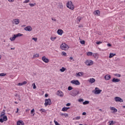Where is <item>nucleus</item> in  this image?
I'll use <instances>...</instances> for the list:
<instances>
[{
    "label": "nucleus",
    "mask_w": 125,
    "mask_h": 125,
    "mask_svg": "<svg viewBox=\"0 0 125 125\" xmlns=\"http://www.w3.org/2000/svg\"><path fill=\"white\" fill-rule=\"evenodd\" d=\"M85 64H86L87 66H90V65L93 64V62L92 61L87 60L86 62H85Z\"/></svg>",
    "instance_id": "9"
},
{
    "label": "nucleus",
    "mask_w": 125,
    "mask_h": 125,
    "mask_svg": "<svg viewBox=\"0 0 125 125\" xmlns=\"http://www.w3.org/2000/svg\"><path fill=\"white\" fill-rule=\"evenodd\" d=\"M63 112H66L67 111V107H63L62 109Z\"/></svg>",
    "instance_id": "34"
},
{
    "label": "nucleus",
    "mask_w": 125,
    "mask_h": 125,
    "mask_svg": "<svg viewBox=\"0 0 125 125\" xmlns=\"http://www.w3.org/2000/svg\"><path fill=\"white\" fill-rule=\"evenodd\" d=\"M104 79L106 81H110L111 80V75L107 74L104 76Z\"/></svg>",
    "instance_id": "14"
},
{
    "label": "nucleus",
    "mask_w": 125,
    "mask_h": 125,
    "mask_svg": "<svg viewBox=\"0 0 125 125\" xmlns=\"http://www.w3.org/2000/svg\"><path fill=\"white\" fill-rule=\"evenodd\" d=\"M32 86H33V89H36V88H37V86H36L35 83H32Z\"/></svg>",
    "instance_id": "30"
},
{
    "label": "nucleus",
    "mask_w": 125,
    "mask_h": 125,
    "mask_svg": "<svg viewBox=\"0 0 125 125\" xmlns=\"http://www.w3.org/2000/svg\"><path fill=\"white\" fill-rule=\"evenodd\" d=\"M83 25H82V24H80V25H79V28H83Z\"/></svg>",
    "instance_id": "57"
},
{
    "label": "nucleus",
    "mask_w": 125,
    "mask_h": 125,
    "mask_svg": "<svg viewBox=\"0 0 125 125\" xmlns=\"http://www.w3.org/2000/svg\"><path fill=\"white\" fill-rule=\"evenodd\" d=\"M102 91V90H100L99 88L96 87L95 90H93L92 92L94 93V94H100L101 93V92Z\"/></svg>",
    "instance_id": "5"
},
{
    "label": "nucleus",
    "mask_w": 125,
    "mask_h": 125,
    "mask_svg": "<svg viewBox=\"0 0 125 125\" xmlns=\"http://www.w3.org/2000/svg\"><path fill=\"white\" fill-rule=\"evenodd\" d=\"M62 56H67V53L63 51L62 52Z\"/></svg>",
    "instance_id": "31"
},
{
    "label": "nucleus",
    "mask_w": 125,
    "mask_h": 125,
    "mask_svg": "<svg viewBox=\"0 0 125 125\" xmlns=\"http://www.w3.org/2000/svg\"><path fill=\"white\" fill-rule=\"evenodd\" d=\"M114 100L116 102H124V100L119 97H115Z\"/></svg>",
    "instance_id": "8"
},
{
    "label": "nucleus",
    "mask_w": 125,
    "mask_h": 125,
    "mask_svg": "<svg viewBox=\"0 0 125 125\" xmlns=\"http://www.w3.org/2000/svg\"><path fill=\"white\" fill-rule=\"evenodd\" d=\"M71 105V104L70 103H67L66 104V106H70Z\"/></svg>",
    "instance_id": "56"
},
{
    "label": "nucleus",
    "mask_w": 125,
    "mask_h": 125,
    "mask_svg": "<svg viewBox=\"0 0 125 125\" xmlns=\"http://www.w3.org/2000/svg\"><path fill=\"white\" fill-rule=\"evenodd\" d=\"M115 76H116V77H118V78H121V74H115Z\"/></svg>",
    "instance_id": "45"
},
{
    "label": "nucleus",
    "mask_w": 125,
    "mask_h": 125,
    "mask_svg": "<svg viewBox=\"0 0 125 125\" xmlns=\"http://www.w3.org/2000/svg\"><path fill=\"white\" fill-rule=\"evenodd\" d=\"M48 105H51V100H50V99L45 100V106L46 107L47 106H48Z\"/></svg>",
    "instance_id": "6"
},
{
    "label": "nucleus",
    "mask_w": 125,
    "mask_h": 125,
    "mask_svg": "<svg viewBox=\"0 0 125 125\" xmlns=\"http://www.w3.org/2000/svg\"><path fill=\"white\" fill-rule=\"evenodd\" d=\"M79 102H83V99H80L79 100Z\"/></svg>",
    "instance_id": "47"
},
{
    "label": "nucleus",
    "mask_w": 125,
    "mask_h": 125,
    "mask_svg": "<svg viewBox=\"0 0 125 125\" xmlns=\"http://www.w3.org/2000/svg\"><path fill=\"white\" fill-rule=\"evenodd\" d=\"M32 40L34 41V42H37L38 41V38H32Z\"/></svg>",
    "instance_id": "44"
},
{
    "label": "nucleus",
    "mask_w": 125,
    "mask_h": 125,
    "mask_svg": "<svg viewBox=\"0 0 125 125\" xmlns=\"http://www.w3.org/2000/svg\"><path fill=\"white\" fill-rule=\"evenodd\" d=\"M51 19L53 21H54V22H56V21H57L56 19H55L53 18H52Z\"/></svg>",
    "instance_id": "51"
},
{
    "label": "nucleus",
    "mask_w": 125,
    "mask_h": 125,
    "mask_svg": "<svg viewBox=\"0 0 125 125\" xmlns=\"http://www.w3.org/2000/svg\"><path fill=\"white\" fill-rule=\"evenodd\" d=\"M54 123H55V125H60L58 122L55 120L54 121Z\"/></svg>",
    "instance_id": "40"
},
{
    "label": "nucleus",
    "mask_w": 125,
    "mask_h": 125,
    "mask_svg": "<svg viewBox=\"0 0 125 125\" xmlns=\"http://www.w3.org/2000/svg\"><path fill=\"white\" fill-rule=\"evenodd\" d=\"M88 82H89V83H93L95 82V79H94V78H90L88 80Z\"/></svg>",
    "instance_id": "19"
},
{
    "label": "nucleus",
    "mask_w": 125,
    "mask_h": 125,
    "mask_svg": "<svg viewBox=\"0 0 125 125\" xmlns=\"http://www.w3.org/2000/svg\"><path fill=\"white\" fill-rule=\"evenodd\" d=\"M120 80L119 79H116V78H113V79L111 80L112 83H119V82H120Z\"/></svg>",
    "instance_id": "15"
},
{
    "label": "nucleus",
    "mask_w": 125,
    "mask_h": 125,
    "mask_svg": "<svg viewBox=\"0 0 125 125\" xmlns=\"http://www.w3.org/2000/svg\"><path fill=\"white\" fill-rule=\"evenodd\" d=\"M82 115H83V116H85V115H86V112H83V113H82Z\"/></svg>",
    "instance_id": "54"
},
{
    "label": "nucleus",
    "mask_w": 125,
    "mask_h": 125,
    "mask_svg": "<svg viewBox=\"0 0 125 125\" xmlns=\"http://www.w3.org/2000/svg\"><path fill=\"white\" fill-rule=\"evenodd\" d=\"M57 95L60 96L61 97H63L64 94L61 91H58L57 92Z\"/></svg>",
    "instance_id": "13"
},
{
    "label": "nucleus",
    "mask_w": 125,
    "mask_h": 125,
    "mask_svg": "<svg viewBox=\"0 0 125 125\" xmlns=\"http://www.w3.org/2000/svg\"><path fill=\"white\" fill-rule=\"evenodd\" d=\"M109 125H114V121H109Z\"/></svg>",
    "instance_id": "32"
},
{
    "label": "nucleus",
    "mask_w": 125,
    "mask_h": 125,
    "mask_svg": "<svg viewBox=\"0 0 125 125\" xmlns=\"http://www.w3.org/2000/svg\"><path fill=\"white\" fill-rule=\"evenodd\" d=\"M42 60L45 63H48L49 62V60H48V59L46 58L45 57V56H43V57H42Z\"/></svg>",
    "instance_id": "11"
},
{
    "label": "nucleus",
    "mask_w": 125,
    "mask_h": 125,
    "mask_svg": "<svg viewBox=\"0 0 125 125\" xmlns=\"http://www.w3.org/2000/svg\"><path fill=\"white\" fill-rule=\"evenodd\" d=\"M110 110H111L112 111H113L112 112L113 113H117V112H118V109L115 108V107H110Z\"/></svg>",
    "instance_id": "16"
},
{
    "label": "nucleus",
    "mask_w": 125,
    "mask_h": 125,
    "mask_svg": "<svg viewBox=\"0 0 125 125\" xmlns=\"http://www.w3.org/2000/svg\"><path fill=\"white\" fill-rule=\"evenodd\" d=\"M22 83V85H24V84H26L27 83V82L26 81H24Z\"/></svg>",
    "instance_id": "52"
},
{
    "label": "nucleus",
    "mask_w": 125,
    "mask_h": 125,
    "mask_svg": "<svg viewBox=\"0 0 125 125\" xmlns=\"http://www.w3.org/2000/svg\"><path fill=\"white\" fill-rule=\"evenodd\" d=\"M47 96H48V94H45V97H47Z\"/></svg>",
    "instance_id": "61"
},
{
    "label": "nucleus",
    "mask_w": 125,
    "mask_h": 125,
    "mask_svg": "<svg viewBox=\"0 0 125 125\" xmlns=\"http://www.w3.org/2000/svg\"><path fill=\"white\" fill-rule=\"evenodd\" d=\"M9 2H13L14 1V0H8Z\"/></svg>",
    "instance_id": "55"
},
{
    "label": "nucleus",
    "mask_w": 125,
    "mask_h": 125,
    "mask_svg": "<svg viewBox=\"0 0 125 125\" xmlns=\"http://www.w3.org/2000/svg\"><path fill=\"white\" fill-rule=\"evenodd\" d=\"M78 94H80V91L76 90H73L70 92V95L72 96H77Z\"/></svg>",
    "instance_id": "4"
},
{
    "label": "nucleus",
    "mask_w": 125,
    "mask_h": 125,
    "mask_svg": "<svg viewBox=\"0 0 125 125\" xmlns=\"http://www.w3.org/2000/svg\"><path fill=\"white\" fill-rule=\"evenodd\" d=\"M80 43H81V44H84V43H85V41L83 40L81 41Z\"/></svg>",
    "instance_id": "38"
},
{
    "label": "nucleus",
    "mask_w": 125,
    "mask_h": 125,
    "mask_svg": "<svg viewBox=\"0 0 125 125\" xmlns=\"http://www.w3.org/2000/svg\"><path fill=\"white\" fill-rule=\"evenodd\" d=\"M35 112V109H33L32 110H31V114H33V113H34Z\"/></svg>",
    "instance_id": "50"
},
{
    "label": "nucleus",
    "mask_w": 125,
    "mask_h": 125,
    "mask_svg": "<svg viewBox=\"0 0 125 125\" xmlns=\"http://www.w3.org/2000/svg\"><path fill=\"white\" fill-rule=\"evenodd\" d=\"M6 74H4V73H0V77H4L5 76Z\"/></svg>",
    "instance_id": "42"
},
{
    "label": "nucleus",
    "mask_w": 125,
    "mask_h": 125,
    "mask_svg": "<svg viewBox=\"0 0 125 125\" xmlns=\"http://www.w3.org/2000/svg\"><path fill=\"white\" fill-rule=\"evenodd\" d=\"M4 115H5V110L3 109V112L0 113V118H2V117H3Z\"/></svg>",
    "instance_id": "21"
},
{
    "label": "nucleus",
    "mask_w": 125,
    "mask_h": 125,
    "mask_svg": "<svg viewBox=\"0 0 125 125\" xmlns=\"http://www.w3.org/2000/svg\"><path fill=\"white\" fill-rule=\"evenodd\" d=\"M97 44H101L102 43V42H96Z\"/></svg>",
    "instance_id": "48"
},
{
    "label": "nucleus",
    "mask_w": 125,
    "mask_h": 125,
    "mask_svg": "<svg viewBox=\"0 0 125 125\" xmlns=\"http://www.w3.org/2000/svg\"><path fill=\"white\" fill-rule=\"evenodd\" d=\"M11 49H12H12H15V47H14V48H11Z\"/></svg>",
    "instance_id": "63"
},
{
    "label": "nucleus",
    "mask_w": 125,
    "mask_h": 125,
    "mask_svg": "<svg viewBox=\"0 0 125 125\" xmlns=\"http://www.w3.org/2000/svg\"><path fill=\"white\" fill-rule=\"evenodd\" d=\"M40 55L39 54H36L33 56L34 58H36V57H39Z\"/></svg>",
    "instance_id": "36"
},
{
    "label": "nucleus",
    "mask_w": 125,
    "mask_h": 125,
    "mask_svg": "<svg viewBox=\"0 0 125 125\" xmlns=\"http://www.w3.org/2000/svg\"><path fill=\"white\" fill-rule=\"evenodd\" d=\"M18 85H19V86H21L23 85V83H19L18 84Z\"/></svg>",
    "instance_id": "49"
},
{
    "label": "nucleus",
    "mask_w": 125,
    "mask_h": 125,
    "mask_svg": "<svg viewBox=\"0 0 125 125\" xmlns=\"http://www.w3.org/2000/svg\"><path fill=\"white\" fill-rule=\"evenodd\" d=\"M60 71H61V72H65V71H66V68L62 67L60 69Z\"/></svg>",
    "instance_id": "27"
},
{
    "label": "nucleus",
    "mask_w": 125,
    "mask_h": 125,
    "mask_svg": "<svg viewBox=\"0 0 125 125\" xmlns=\"http://www.w3.org/2000/svg\"><path fill=\"white\" fill-rule=\"evenodd\" d=\"M24 30L25 31H28V32H31V31H32V28L31 26H27L24 28Z\"/></svg>",
    "instance_id": "10"
},
{
    "label": "nucleus",
    "mask_w": 125,
    "mask_h": 125,
    "mask_svg": "<svg viewBox=\"0 0 125 125\" xmlns=\"http://www.w3.org/2000/svg\"><path fill=\"white\" fill-rule=\"evenodd\" d=\"M107 46H112V44H110V43H108L107 44Z\"/></svg>",
    "instance_id": "58"
},
{
    "label": "nucleus",
    "mask_w": 125,
    "mask_h": 125,
    "mask_svg": "<svg viewBox=\"0 0 125 125\" xmlns=\"http://www.w3.org/2000/svg\"><path fill=\"white\" fill-rule=\"evenodd\" d=\"M2 120H3V122H5L7 121V117L6 116H4L3 117Z\"/></svg>",
    "instance_id": "26"
},
{
    "label": "nucleus",
    "mask_w": 125,
    "mask_h": 125,
    "mask_svg": "<svg viewBox=\"0 0 125 125\" xmlns=\"http://www.w3.org/2000/svg\"><path fill=\"white\" fill-rule=\"evenodd\" d=\"M26 26V25H22L21 27H25Z\"/></svg>",
    "instance_id": "64"
},
{
    "label": "nucleus",
    "mask_w": 125,
    "mask_h": 125,
    "mask_svg": "<svg viewBox=\"0 0 125 125\" xmlns=\"http://www.w3.org/2000/svg\"><path fill=\"white\" fill-rule=\"evenodd\" d=\"M28 2H30V0H25L23 2V3H28Z\"/></svg>",
    "instance_id": "43"
},
{
    "label": "nucleus",
    "mask_w": 125,
    "mask_h": 125,
    "mask_svg": "<svg viewBox=\"0 0 125 125\" xmlns=\"http://www.w3.org/2000/svg\"><path fill=\"white\" fill-rule=\"evenodd\" d=\"M63 31L62 30V29H59L57 31V34L58 35H60V36H62V34H63Z\"/></svg>",
    "instance_id": "17"
},
{
    "label": "nucleus",
    "mask_w": 125,
    "mask_h": 125,
    "mask_svg": "<svg viewBox=\"0 0 125 125\" xmlns=\"http://www.w3.org/2000/svg\"><path fill=\"white\" fill-rule=\"evenodd\" d=\"M116 54L114 53H110L109 54V58H112V57H114V56H115Z\"/></svg>",
    "instance_id": "24"
},
{
    "label": "nucleus",
    "mask_w": 125,
    "mask_h": 125,
    "mask_svg": "<svg viewBox=\"0 0 125 125\" xmlns=\"http://www.w3.org/2000/svg\"><path fill=\"white\" fill-rule=\"evenodd\" d=\"M58 8H60V9H63V4L62 2H59L58 4Z\"/></svg>",
    "instance_id": "12"
},
{
    "label": "nucleus",
    "mask_w": 125,
    "mask_h": 125,
    "mask_svg": "<svg viewBox=\"0 0 125 125\" xmlns=\"http://www.w3.org/2000/svg\"><path fill=\"white\" fill-rule=\"evenodd\" d=\"M18 111H19V108H17V112L16 113H18Z\"/></svg>",
    "instance_id": "60"
},
{
    "label": "nucleus",
    "mask_w": 125,
    "mask_h": 125,
    "mask_svg": "<svg viewBox=\"0 0 125 125\" xmlns=\"http://www.w3.org/2000/svg\"><path fill=\"white\" fill-rule=\"evenodd\" d=\"M61 48L62 49V50H67V49H69V46H68V45L66 44L65 43H62L61 45Z\"/></svg>",
    "instance_id": "3"
},
{
    "label": "nucleus",
    "mask_w": 125,
    "mask_h": 125,
    "mask_svg": "<svg viewBox=\"0 0 125 125\" xmlns=\"http://www.w3.org/2000/svg\"><path fill=\"white\" fill-rule=\"evenodd\" d=\"M14 23L15 24V25H18V24H19V19L14 20Z\"/></svg>",
    "instance_id": "22"
},
{
    "label": "nucleus",
    "mask_w": 125,
    "mask_h": 125,
    "mask_svg": "<svg viewBox=\"0 0 125 125\" xmlns=\"http://www.w3.org/2000/svg\"><path fill=\"white\" fill-rule=\"evenodd\" d=\"M92 54H93V53L91 52H88L87 53V55L88 56H91V55H92Z\"/></svg>",
    "instance_id": "29"
},
{
    "label": "nucleus",
    "mask_w": 125,
    "mask_h": 125,
    "mask_svg": "<svg viewBox=\"0 0 125 125\" xmlns=\"http://www.w3.org/2000/svg\"><path fill=\"white\" fill-rule=\"evenodd\" d=\"M17 125H24V122L22 121L19 120L17 122Z\"/></svg>",
    "instance_id": "20"
},
{
    "label": "nucleus",
    "mask_w": 125,
    "mask_h": 125,
    "mask_svg": "<svg viewBox=\"0 0 125 125\" xmlns=\"http://www.w3.org/2000/svg\"><path fill=\"white\" fill-rule=\"evenodd\" d=\"M50 39L53 42V41H55V40H56V37H51Z\"/></svg>",
    "instance_id": "37"
},
{
    "label": "nucleus",
    "mask_w": 125,
    "mask_h": 125,
    "mask_svg": "<svg viewBox=\"0 0 125 125\" xmlns=\"http://www.w3.org/2000/svg\"><path fill=\"white\" fill-rule=\"evenodd\" d=\"M61 116H64V117H69V115L67 113H60Z\"/></svg>",
    "instance_id": "25"
},
{
    "label": "nucleus",
    "mask_w": 125,
    "mask_h": 125,
    "mask_svg": "<svg viewBox=\"0 0 125 125\" xmlns=\"http://www.w3.org/2000/svg\"><path fill=\"white\" fill-rule=\"evenodd\" d=\"M40 112H42L43 113H45V110L44 109L41 108L40 109Z\"/></svg>",
    "instance_id": "39"
},
{
    "label": "nucleus",
    "mask_w": 125,
    "mask_h": 125,
    "mask_svg": "<svg viewBox=\"0 0 125 125\" xmlns=\"http://www.w3.org/2000/svg\"><path fill=\"white\" fill-rule=\"evenodd\" d=\"M95 15H97V16H99L100 14V11L99 10H97L94 12Z\"/></svg>",
    "instance_id": "23"
},
{
    "label": "nucleus",
    "mask_w": 125,
    "mask_h": 125,
    "mask_svg": "<svg viewBox=\"0 0 125 125\" xmlns=\"http://www.w3.org/2000/svg\"><path fill=\"white\" fill-rule=\"evenodd\" d=\"M19 96V98L18 99V100H19V101H21V99L20 98V96Z\"/></svg>",
    "instance_id": "59"
},
{
    "label": "nucleus",
    "mask_w": 125,
    "mask_h": 125,
    "mask_svg": "<svg viewBox=\"0 0 125 125\" xmlns=\"http://www.w3.org/2000/svg\"><path fill=\"white\" fill-rule=\"evenodd\" d=\"M77 20H78V21H79V22H80L81 21V20H82V18L80 17L77 18Z\"/></svg>",
    "instance_id": "46"
},
{
    "label": "nucleus",
    "mask_w": 125,
    "mask_h": 125,
    "mask_svg": "<svg viewBox=\"0 0 125 125\" xmlns=\"http://www.w3.org/2000/svg\"><path fill=\"white\" fill-rule=\"evenodd\" d=\"M71 83L75 84L76 85H80V81L78 80H72L70 82Z\"/></svg>",
    "instance_id": "7"
},
{
    "label": "nucleus",
    "mask_w": 125,
    "mask_h": 125,
    "mask_svg": "<svg viewBox=\"0 0 125 125\" xmlns=\"http://www.w3.org/2000/svg\"><path fill=\"white\" fill-rule=\"evenodd\" d=\"M22 36H23V34L21 33H18L17 34L14 35L13 37H11L10 38V41H11V42H13L15 41V39H16V38H18V37H22Z\"/></svg>",
    "instance_id": "2"
},
{
    "label": "nucleus",
    "mask_w": 125,
    "mask_h": 125,
    "mask_svg": "<svg viewBox=\"0 0 125 125\" xmlns=\"http://www.w3.org/2000/svg\"><path fill=\"white\" fill-rule=\"evenodd\" d=\"M81 119L80 116H77L75 118H73V120H80Z\"/></svg>",
    "instance_id": "33"
},
{
    "label": "nucleus",
    "mask_w": 125,
    "mask_h": 125,
    "mask_svg": "<svg viewBox=\"0 0 125 125\" xmlns=\"http://www.w3.org/2000/svg\"><path fill=\"white\" fill-rule=\"evenodd\" d=\"M83 75V72L76 73V77H82Z\"/></svg>",
    "instance_id": "18"
},
{
    "label": "nucleus",
    "mask_w": 125,
    "mask_h": 125,
    "mask_svg": "<svg viewBox=\"0 0 125 125\" xmlns=\"http://www.w3.org/2000/svg\"><path fill=\"white\" fill-rule=\"evenodd\" d=\"M69 59H71V60H73V57H70L69 58Z\"/></svg>",
    "instance_id": "62"
},
{
    "label": "nucleus",
    "mask_w": 125,
    "mask_h": 125,
    "mask_svg": "<svg viewBox=\"0 0 125 125\" xmlns=\"http://www.w3.org/2000/svg\"><path fill=\"white\" fill-rule=\"evenodd\" d=\"M29 5H30V6H31V7H33V6H35V5H36V3H29Z\"/></svg>",
    "instance_id": "35"
},
{
    "label": "nucleus",
    "mask_w": 125,
    "mask_h": 125,
    "mask_svg": "<svg viewBox=\"0 0 125 125\" xmlns=\"http://www.w3.org/2000/svg\"><path fill=\"white\" fill-rule=\"evenodd\" d=\"M66 6L68 7V8H69V9H71V10H74V9H75V6H74V5L71 1H69L67 2L66 4Z\"/></svg>",
    "instance_id": "1"
},
{
    "label": "nucleus",
    "mask_w": 125,
    "mask_h": 125,
    "mask_svg": "<svg viewBox=\"0 0 125 125\" xmlns=\"http://www.w3.org/2000/svg\"><path fill=\"white\" fill-rule=\"evenodd\" d=\"M72 89H73V87L69 86L68 87V90H72Z\"/></svg>",
    "instance_id": "41"
},
{
    "label": "nucleus",
    "mask_w": 125,
    "mask_h": 125,
    "mask_svg": "<svg viewBox=\"0 0 125 125\" xmlns=\"http://www.w3.org/2000/svg\"><path fill=\"white\" fill-rule=\"evenodd\" d=\"M0 123H3V120H2V118L0 119Z\"/></svg>",
    "instance_id": "53"
},
{
    "label": "nucleus",
    "mask_w": 125,
    "mask_h": 125,
    "mask_svg": "<svg viewBox=\"0 0 125 125\" xmlns=\"http://www.w3.org/2000/svg\"><path fill=\"white\" fill-rule=\"evenodd\" d=\"M87 104H89V101H85V102H83V105H86Z\"/></svg>",
    "instance_id": "28"
}]
</instances>
